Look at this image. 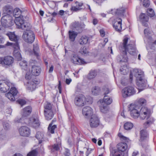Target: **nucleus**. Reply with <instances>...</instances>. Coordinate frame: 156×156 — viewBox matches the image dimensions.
<instances>
[{
  "label": "nucleus",
  "instance_id": "1",
  "mask_svg": "<svg viewBox=\"0 0 156 156\" xmlns=\"http://www.w3.org/2000/svg\"><path fill=\"white\" fill-rule=\"evenodd\" d=\"M129 38L126 36H125L123 40L122 43L120 44L119 49L122 51V53L124 55L122 59L120 61L127 62L128 60V58L126 55L127 51L131 55H136L138 51L136 49V47L134 44H127L128 42Z\"/></svg>",
  "mask_w": 156,
  "mask_h": 156
},
{
  "label": "nucleus",
  "instance_id": "2",
  "mask_svg": "<svg viewBox=\"0 0 156 156\" xmlns=\"http://www.w3.org/2000/svg\"><path fill=\"white\" fill-rule=\"evenodd\" d=\"M133 75L136 78V83L138 86L139 92L144 89L146 86V80L144 79V73L140 69H134L130 74V79L132 80Z\"/></svg>",
  "mask_w": 156,
  "mask_h": 156
},
{
  "label": "nucleus",
  "instance_id": "3",
  "mask_svg": "<svg viewBox=\"0 0 156 156\" xmlns=\"http://www.w3.org/2000/svg\"><path fill=\"white\" fill-rule=\"evenodd\" d=\"M15 84L11 83L9 80H3L0 81V91L2 93H5L9 90L11 87L9 92L15 96L17 93L18 91L14 86Z\"/></svg>",
  "mask_w": 156,
  "mask_h": 156
},
{
  "label": "nucleus",
  "instance_id": "4",
  "mask_svg": "<svg viewBox=\"0 0 156 156\" xmlns=\"http://www.w3.org/2000/svg\"><path fill=\"white\" fill-rule=\"evenodd\" d=\"M151 114L150 109L147 107H142L140 110L139 116L140 119H148L150 118L144 124V127L146 128L148 127L154 122L153 118L150 117Z\"/></svg>",
  "mask_w": 156,
  "mask_h": 156
},
{
  "label": "nucleus",
  "instance_id": "5",
  "mask_svg": "<svg viewBox=\"0 0 156 156\" xmlns=\"http://www.w3.org/2000/svg\"><path fill=\"white\" fill-rule=\"evenodd\" d=\"M2 26L8 28L12 26L14 24V20L12 15H4L1 19Z\"/></svg>",
  "mask_w": 156,
  "mask_h": 156
},
{
  "label": "nucleus",
  "instance_id": "6",
  "mask_svg": "<svg viewBox=\"0 0 156 156\" xmlns=\"http://www.w3.org/2000/svg\"><path fill=\"white\" fill-rule=\"evenodd\" d=\"M32 108L31 106H28L25 107L23 109V117L20 119L17 118L15 120V122L21 123L22 124L26 123L24 117H26L29 115L31 112Z\"/></svg>",
  "mask_w": 156,
  "mask_h": 156
},
{
  "label": "nucleus",
  "instance_id": "7",
  "mask_svg": "<svg viewBox=\"0 0 156 156\" xmlns=\"http://www.w3.org/2000/svg\"><path fill=\"white\" fill-rule=\"evenodd\" d=\"M6 35L9 37V39L15 42V43H9L8 42L6 45L7 46H12L16 49L19 48V44L18 42L17 37L14 33L11 32H9L6 34Z\"/></svg>",
  "mask_w": 156,
  "mask_h": 156
},
{
  "label": "nucleus",
  "instance_id": "8",
  "mask_svg": "<svg viewBox=\"0 0 156 156\" xmlns=\"http://www.w3.org/2000/svg\"><path fill=\"white\" fill-rule=\"evenodd\" d=\"M140 140L142 147L146 148L148 146L147 140L149 137V134L147 130L143 129L140 132Z\"/></svg>",
  "mask_w": 156,
  "mask_h": 156
},
{
  "label": "nucleus",
  "instance_id": "9",
  "mask_svg": "<svg viewBox=\"0 0 156 156\" xmlns=\"http://www.w3.org/2000/svg\"><path fill=\"white\" fill-rule=\"evenodd\" d=\"M22 37L26 42L28 43H32L35 39V35L32 31L24 32Z\"/></svg>",
  "mask_w": 156,
  "mask_h": 156
},
{
  "label": "nucleus",
  "instance_id": "10",
  "mask_svg": "<svg viewBox=\"0 0 156 156\" xmlns=\"http://www.w3.org/2000/svg\"><path fill=\"white\" fill-rule=\"evenodd\" d=\"M135 93L134 88L132 87H125L122 90V96L125 98L133 95Z\"/></svg>",
  "mask_w": 156,
  "mask_h": 156
},
{
  "label": "nucleus",
  "instance_id": "11",
  "mask_svg": "<svg viewBox=\"0 0 156 156\" xmlns=\"http://www.w3.org/2000/svg\"><path fill=\"white\" fill-rule=\"evenodd\" d=\"M86 99L83 94H80L76 96L74 100L75 105L78 106H83L85 102Z\"/></svg>",
  "mask_w": 156,
  "mask_h": 156
},
{
  "label": "nucleus",
  "instance_id": "12",
  "mask_svg": "<svg viewBox=\"0 0 156 156\" xmlns=\"http://www.w3.org/2000/svg\"><path fill=\"white\" fill-rule=\"evenodd\" d=\"M90 118L89 122L90 126L91 128L98 127L99 124V121L97 116L94 114Z\"/></svg>",
  "mask_w": 156,
  "mask_h": 156
},
{
  "label": "nucleus",
  "instance_id": "13",
  "mask_svg": "<svg viewBox=\"0 0 156 156\" xmlns=\"http://www.w3.org/2000/svg\"><path fill=\"white\" fill-rule=\"evenodd\" d=\"M27 15H26V18L24 16H19V17L16 18L14 20V23H15L17 28L20 29L22 25L26 21V20H28Z\"/></svg>",
  "mask_w": 156,
  "mask_h": 156
},
{
  "label": "nucleus",
  "instance_id": "14",
  "mask_svg": "<svg viewBox=\"0 0 156 156\" xmlns=\"http://www.w3.org/2000/svg\"><path fill=\"white\" fill-rule=\"evenodd\" d=\"M129 108L131 116L134 119L138 118L139 116V112L137 109V106L131 104Z\"/></svg>",
  "mask_w": 156,
  "mask_h": 156
},
{
  "label": "nucleus",
  "instance_id": "15",
  "mask_svg": "<svg viewBox=\"0 0 156 156\" xmlns=\"http://www.w3.org/2000/svg\"><path fill=\"white\" fill-rule=\"evenodd\" d=\"M82 114L86 118L90 117L94 115L92 109L89 106H86L83 108Z\"/></svg>",
  "mask_w": 156,
  "mask_h": 156
},
{
  "label": "nucleus",
  "instance_id": "16",
  "mask_svg": "<svg viewBox=\"0 0 156 156\" xmlns=\"http://www.w3.org/2000/svg\"><path fill=\"white\" fill-rule=\"evenodd\" d=\"M72 62L75 64L81 65L85 63L83 59L80 58L76 54H73L71 59Z\"/></svg>",
  "mask_w": 156,
  "mask_h": 156
},
{
  "label": "nucleus",
  "instance_id": "17",
  "mask_svg": "<svg viewBox=\"0 0 156 156\" xmlns=\"http://www.w3.org/2000/svg\"><path fill=\"white\" fill-rule=\"evenodd\" d=\"M13 14L15 18L19 16H24L26 18V15L27 14V12L26 10L22 11L19 8H16L14 9Z\"/></svg>",
  "mask_w": 156,
  "mask_h": 156
},
{
  "label": "nucleus",
  "instance_id": "18",
  "mask_svg": "<svg viewBox=\"0 0 156 156\" xmlns=\"http://www.w3.org/2000/svg\"><path fill=\"white\" fill-rule=\"evenodd\" d=\"M20 135L23 136H27L30 133V129L27 126H22L19 129Z\"/></svg>",
  "mask_w": 156,
  "mask_h": 156
},
{
  "label": "nucleus",
  "instance_id": "19",
  "mask_svg": "<svg viewBox=\"0 0 156 156\" xmlns=\"http://www.w3.org/2000/svg\"><path fill=\"white\" fill-rule=\"evenodd\" d=\"M38 83L37 81L34 80L29 81L27 83V88L30 91L34 90L36 88L37 84Z\"/></svg>",
  "mask_w": 156,
  "mask_h": 156
},
{
  "label": "nucleus",
  "instance_id": "20",
  "mask_svg": "<svg viewBox=\"0 0 156 156\" xmlns=\"http://www.w3.org/2000/svg\"><path fill=\"white\" fill-rule=\"evenodd\" d=\"M122 20L120 18L116 19L113 23V26L115 30L120 32L122 29Z\"/></svg>",
  "mask_w": 156,
  "mask_h": 156
},
{
  "label": "nucleus",
  "instance_id": "21",
  "mask_svg": "<svg viewBox=\"0 0 156 156\" xmlns=\"http://www.w3.org/2000/svg\"><path fill=\"white\" fill-rule=\"evenodd\" d=\"M58 140V142L56 143L53 145H51L50 147L51 152H54L55 151H58L61 147V140L60 137H58L56 139Z\"/></svg>",
  "mask_w": 156,
  "mask_h": 156
},
{
  "label": "nucleus",
  "instance_id": "22",
  "mask_svg": "<svg viewBox=\"0 0 156 156\" xmlns=\"http://www.w3.org/2000/svg\"><path fill=\"white\" fill-rule=\"evenodd\" d=\"M3 15H11L13 12L12 7L9 5H6L4 6L3 8Z\"/></svg>",
  "mask_w": 156,
  "mask_h": 156
},
{
  "label": "nucleus",
  "instance_id": "23",
  "mask_svg": "<svg viewBox=\"0 0 156 156\" xmlns=\"http://www.w3.org/2000/svg\"><path fill=\"white\" fill-rule=\"evenodd\" d=\"M3 65L10 66L12 65L14 61L13 58L10 56H7L3 58Z\"/></svg>",
  "mask_w": 156,
  "mask_h": 156
},
{
  "label": "nucleus",
  "instance_id": "24",
  "mask_svg": "<svg viewBox=\"0 0 156 156\" xmlns=\"http://www.w3.org/2000/svg\"><path fill=\"white\" fill-rule=\"evenodd\" d=\"M41 69L39 66L34 65L32 66L31 73L32 74L35 76L39 75L41 73Z\"/></svg>",
  "mask_w": 156,
  "mask_h": 156
},
{
  "label": "nucleus",
  "instance_id": "25",
  "mask_svg": "<svg viewBox=\"0 0 156 156\" xmlns=\"http://www.w3.org/2000/svg\"><path fill=\"white\" fill-rule=\"evenodd\" d=\"M31 27V26L30 23L25 21L20 29H21L23 30L26 31L24 32H27L31 31L30 30Z\"/></svg>",
  "mask_w": 156,
  "mask_h": 156
},
{
  "label": "nucleus",
  "instance_id": "26",
  "mask_svg": "<svg viewBox=\"0 0 156 156\" xmlns=\"http://www.w3.org/2000/svg\"><path fill=\"white\" fill-rule=\"evenodd\" d=\"M110 155L112 156H123L124 152L121 151L117 148L112 150L111 151Z\"/></svg>",
  "mask_w": 156,
  "mask_h": 156
},
{
  "label": "nucleus",
  "instance_id": "27",
  "mask_svg": "<svg viewBox=\"0 0 156 156\" xmlns=\"http://www.w3.org/2000/svg\"><path fill=\"white\" fill-rule=\"evenodd\" d=\"M112 98L108 96L105 95L103 100H100V102L101 103L103 102V104L105 103L106 105H110L112 102Z\"/></svg>",
  "mask_w": 156,
  "mask_h": 156
},
{
  "label": "nucleus",
  "instance_id": "28",
  "mask_svg": "<svg viewBox=\"0 0 156 156\" xmlns=\"http://www.w3.org/2000/svg\"><path fill=\"white\" fill-rule=\"evenodd\" d=\"M44 133L38 131L36 135V138L39 140V143L41 144L42 142L44 141Z\"/></svg>",
  "mask_w": 156,
  "mask_h": 156
},
{
  "label": "nucleus",
  "instance_id": "29",
  "mask_svg": "<svg viewBox=\"0 0 156 156\" xmlns=\"http://www.w3.org/2000/svg\"><path fill=\"white\" fill-rule=\"evenodd\" d=\"M88 37L86 36H83L80 38L78 42L80 45H84L88 43Z\"/></svg>",
  "mask_w": 156,
  "mask_h": 156
},
{
  "label": "nucleus",
  "instance_id": "30",
  "mask_svg": "<svg viewBox=\"0 0 156 156\" xmlns=\"http://www.w3.org/2000/svg\"><path fill=\"white\" fill-rule=\"evenodd\" d=\"M127 147V146L126 143L121 142L118 144L117 148L121 151L123 152Z\"/></svg>",
  "mask_w": 156,
  "mask_h": 156
},
{
  "label": "nucleus",
  "instance_id": "31",
  "mask_svg": "<svg viewBox=\"0 0 156 156\" xmlns=\"http://www.w3.org/2000/svg\"><path fill=\"white\" fill-rule=\"evenodd\" d=\"M140 21L145 26L147 27V24L146 23L144 24V23L146 22H147L148 21L149 19L148 17L144 14L141 13L140 16Z\"/></svg>",
  "mask_w": 156,
  "mask_h": 156
},
{
  "label": "nucleus",
  "instance_id": "32",
  "mask_svg": "<svg viewBox=\"0 0 156 156\" xmlns=\"http://www.w3.org/2000/svg\"><path fill=\"white\" fill-rule=\"evenodd\" d=\"M39 47L38 45L37 44H34L33 45V51L30 52V54H33V53L34 55L37 57L39 56Z\"/></svg>",
  "mask_w": 156,
  "mask_h": 156
},
{
  "label": "nucleus",
  "instance_id": "33",
  "mask_svg": "<svg viewBox=\"0 0 156 156\" xmlns=\"http://www.w3.org/2000/svg\"><path fill=\"white\" fill-rule=\"evenodd\" d=\"M44 115L46 119L47 120H50L54 116L53 111L44 112Z\"/></svg>",
  "mask_w": 156,
  "mask_h": 156
},
{
  "label": "nucleus",
  "instance_id": "34",
  "mask_svg": "<svg viewBox=\"0 0 156 156\" xmlns=\"http://www.w3.org/2000/svg\"><path fill=\"white\" fill-rule=\"evenodd\" d=\"M113 10L116 15L121 16H123V13L125 11L124 8H120L116 9H115Z\"/></svg>",
  "mask_w": 156,
  "mask_h": 156
},
{
  "label": "nucleus",
  "instance_id": "35",
  "mask_svg": "<svg viewBox=\"0 0 156 156\" xmlns=\"http://www.w3.org/2000/svg\"><path fill=\"white\" fill-rule=\"evenodd\" d=\"M31 123L34 127L38 126L40 125L39 121L37 119H35L32 117L30 119Z\"/></svg>",
  "mask_w": 156,
  "mask_h": 156
},
{
  "label": "nucleus",
  "instance_id": "36",
  "mask_svg": "<svg viewBox=\"0 0 156 156\" xmlns=\"http://www.w3.org/2000/svg\"><path fill=\"white\" fill-rule=\"evenodd\" d=\"M69 38L72 41H74L76 37L77 34L75 32L69 31Z\"/></svg>",
  "mask_w": 156,
  "mask_h": 156
},
{
  "label": "nucleus",
  "instance_id": "37",
  "mask_svg": "<svg viewBox=\"0 0 156 156\" xmlns=\"http://www.w3.org/2000/svg\"><path fill=\"white\" fill-rule=\"evenodd\" d=\"M44 112L46 111L50 112L53 111L52 110V106L50 103L46 102L44 104Z\"/></svg>",
  "mask_w": 156,
  "mask_h": 156
},
{
  "label": "nucleus",
  "instance_id": "38",
  "mask_svg": "<svg viewBox=\"0 0 156 156\" xmlns=\"http://www.w3.org/2000/svg\"><path fill=\"white\" fill-rule=\"evenodd\" d=\"M100 109L101 112L104 113H106L108 112V108L107 106L106 105H104L103 102H101V105L100 106Z\"/></svg>",
  "mask_w": 156,
  "mask_h": 156
},
{
  "label": "nucleus",
  "instance_id": "39",
  "mask_svg": "<svg viewBox=\"0 0 156 156\" xmlns=\"http://www.w3.org/2000/svg\"><path fill=\"white\" fill-rule=\"evenodd\" d=\"M101 89L98 86H95L92 89L91 91L92 94L94 95L98 94L100 92Z\"/></svg>",
  "mask_w": 156,
  "mask_h": 156
},
{
  "label": "nucleus",
  "instance_id": "40",
  "mask_svg": "<svg viewBox=\"0 0 156 156\" xmlns=\"http://www.w3.org/2000/svg\"><path fill=\"white\" fill-rule=\"evenodd\" d=\"M133 126V124L130 122H126L124 126V129L126 130H129L131 129Z\"/></svg>",
  "mask_w": 156,
  "mask_h": 156
},
{
  "label": "nucleus",
  "instance_id": "41",
  "mask_svg": "<svg viewBox=\"0 0 156 156\" xmlns=\"http://www.w3.org/2000/svg\"><path fill=\"white\" fill-rule=\"evenodd\" d=\"M56 128V126L55 125H52V123H50L48 128L49 131L51 133H54V130Z\"/></svg>",
  "mask_w": 156,
  "mask_h": 156
},
{
  "label": "nucleus",
  "instance_id": "42",
  "mask_svg": "<svg viewBox=\"0 0 156 156\" xmlns=\"http://www.w3.org/2000/svg\"><path fill=\"white\" fill-rule=\"evenodd\" d=\"M97 75V71L95 70H92L90 73L88 75V77L90 79H92L94 78Z\"/></svg>",
  "mask_w": 156,
  "mask_h": 156
},
{
  "label": "nucleus",
  "instance_id": "43",
  "mask_svg": "<svg viewBox=\"0 0 156 156\" xmlns=\"http://www.w3.org/2000/svg\"><path fill=\"white\" fill-rule=\"evenodd\" d=\"M14 55L18 61L21 60L22 58L20 53L19 52H16V51H14Z\"/></svg>",
  "mask_w": 156,
  "mask_h": 156
},
{
  "label": "nucleus",
  "instance_id": "44",
  "mask_svg": "<svg viewBox=\"0 0 156 156\" xmlns=\"http://www.w3.org/2000/svg\"><path fill=\"white\" fill-rule=\"evenodd\" d=\"M6 97L9 99L11 101H15V96L12 95L9 92L5 94Z\"/></svg>",
  "mask_w": 156,
  "mask_h": 156
},
{
  "label": "nucleus",
  "instance_id": "45",
  "mask_svg": "<svg viewBox=\"0 0 156 156\" xmlns=\"http://www.w3.org/2000/svg\"><path fill=\"white\" fill-rule=\"evenodd\" d=\"M147 15L150 17H152L155 15L154 10L152 9H148L147 10Z\"/></svg>",
  "mask_w": 156,
  "mask_h": 156
},
{
  "label": "nucleus",
  "instance_id": "46",
  "mask_svg": "<svg viewBox=\"0 0 156 156\" xmlns=\"http://www.w3.org/2000/svg\"><path fill=\"white\" fill-rule=\"evenodd\" d=\"M102 90L105 95L108 94L110 92V90L107 86H104L102 88Z\"/></svg>",
  "mask_w": 156,
  "mask_h": 156
},
{
  "label": "nucleus",
  "instance_id": "47",
  "mask_svg": "<svg viewBox=\"0 0 156 156\" xmlns=\"http://www.w3.org/2000/svg\"><path fill=\"white\" fill-rule=\"evenodd\" d=\"M118 136L120 138V139L122 141L126 142H128L129 140V139L127 137H126L122 135L121 133H119Z\"/></svg>",
  "mask_w": 156,
  "mask_h": 156
},
{
  "label": "nucleus",
  "instance_id": "48",
  "mask_svg": "<svg viewBox=\"0 0 156 156\" xmlns=\"http://www.w3.org/2000/svg\"><path fill=\"white\" fill-rule=\"evenodd\" d=\"M20 65L22 68L24 69H26V66H27V62L25 61H23L20 63Z\"/></svg>",
  "mask_w": 156,
  "mask_h": 156
},
{
  "label": "nucleus",
  "instance_id": "49",
  "mask_svg": "<svg viewBox=\"0 0 156 156\" xmlns=\"http://www.w3.org/2000/svg\"><path fill=\"white\" fill-rule=\"evenodd\" d=\"M80 53L82 54H85L88 52L86 48L85 47H83L81 48L80 51Z\"/></svg>",
  "mask_w": 156,
  "mask_h": 156
},
{
  "label": "nucleus",
  "instance_id": "50",
  "mask_svg": "<svg viewBox=\"0 0 156 156\" xmlns=\"http://www.w3.org/2000/svg\"><path fill=\"white\" fill-rule=\"evenodd\" d=\"M37 154V151L35 150H33L29 153L27 156H36Z\"/></svg>",
  "mask_w": 156,
  "mask_h": 156
},
{
  "label": "nucleus",
  "instance_id": "51",
  "mask_svg": "<svg viewBox=\"0 0 156 156\" xmlns=\"http://www.w3.org/2000/svg\"><path fill=\"white\" fill-rule=\"evenodd\" d=\"M146 101L144 98H140L139 99L138 101V104L142 105L146 103Z\"/></svg>",
  "mask_w": 156,
  "mask_h": 156
},
{
  "label": "nucleus",
  "instance_id": "52",
  "mask_svg": "<svg viewBox=\"0 0 156 156\" xmlns=\"http://www.w3.org/2000/svg\"><path fill=\"white\" fill-rule=\"evenodd\" d=\"M18 103L21 106H23L26 103V101L24 100L19 99L17 100Z\"/></svg>",
  "mask_w": 156,
  "mask_h": 156
},
{
  "label": "nucleus",
  "instance_id": "53",
  "mask_svg": "<svg viewBox=\"0 0 156 156\" xmlns=\"http://www.w3.org/2000/svg\"><path fill=\"white\" fill-rule=\"evenodd\" d=\"M150 5V2L149 0H144L143 2V5L145 7H148Z\"/></svg>",
  "mask_w": 156,
  "mask_h": 156
},
{
  "label": "nucleus",
  "instance_id": "54",
  "mask_svg": "<svg viewBox=\"0 0 156 156\" xmlns=\"http://www.w3.org/2000/svg\"><path fill=\"white\" fill-rule=\"evenodd\" d=\"M73 27L76 29L77 30H79L80 28L79 23L78 22H75L73 24Z\"/></svg>",
  "mask_w": 156,
  "mask_h": 156
},
{
  "label": "nucleus",
  "instance_id": "55",
  "mask_svg": "<svg viewBox=\"0 0 156 156\" xmlns=\"http://www.w3.org/2000/svg\"><path fill=\"white\" fill-rule=\"evenodd\" d=\"M64 154L65 156H69L70 154L69 150L67 149H66L64 153Z\"/></svg>",
  "mask_w": 156,
  "mask_h": 156
},
{
  "label": "nucleus",
  "instance_id": "56",
  "mask_svg": "<svg viewBox=\"0 0 156 156\" xmlns=\"http://www.w3.org/2000/svg\"><path fill=\"white\" fill-rule=\"evenodd\" d=\"M81 9L80 8L78 7L77 6L72 7L71 8V10L74 11H77Z\"/></svg>",
  "mask_w": 156,
  "mask_h": 156
},
{
  "label": "nucleus",
  "instance_id": "57",
  "mask_svg": "<svg viewBox=\"0 0 156 156\" xmlns=\"http://www.w3.org/2000/svg\"><path fill=\"white\" fill-rule=\"evenodd\" d=\"M144 34L146 36H148L150 33L149 31L148 28L145 29L144 30Z\"/></svg>",
  "mask_w": 156,
  "mask_h": 156
},
{
  "label": "nucleus",
  "instance_id": "58",
  "mask_svg": "<svg viewBox=\"0 0 156 156\" xmlns=\"http://www.w3.org/2000/svg\"><path fill=\"white\" fill-rule=\"evenodd\" d=\"M3 127L5 129H7L9 128V125L7 122H5L3 124Z\"/></svg>",
  "mask_w": 156,
  "mask_h": 156
},
{
  "label": "nucleus",
  "instance_id": "59",
  "mask_svg": "<svg viewBox=\"0 0 156 156\" xmlns=\"http://www.w3.org/2000/svg\"><path fill=\"white\" fill-rule=\"evenodd\" d=\"M99 32L101 36L102 37H104L105 36V32L103 29H101L100 30Z\"/></svg>",
  "mask_w": 156,
  "mask_h": 156
},
{
  "label": "nucleus",
  "instance_id": "60",
  "mask_svg": "<svg viewBox=\"0 0 156 156\" xmlns=\"http://www.w3.org/2000/svg\"><path fill=\"white\" fill-rule=\"evenodd\" d=\"M31 78V75L29 74V73H27L26 75L25 78L29 80Z\"/></svg>",
  "mask_w": 156,
  "mask_h": 156
},
{
  "label": "nucleus",
  "instance_id": "61",
  "mask_svg": "<svg viewBox=\"0 0 156 156\" xmlns=\"http://www.w3.org/2000/svg\"><path fill=\"white\" fill-rule=\"evenodd\" d=\"M72 81V80L70 78L66 79V83L67 84H69Z\"/></svg>",
  "mask_w": 156,
  "mask_h": 156
},
{
  "label": "nucleus",
  "instance_id": "62",
  "mask_svg": "<svg viewBox=\"0 0 156 156\" xmlns=\"http://www.w3.org/2000/svg\"><path fill=\"white\" fill-rule=\"evenodd\" d=\"M96 3H98V5H100L101 3L102 2V0H93Z\"/></svg>",
  "mask_w": 156,
  "mask_h": 156
},
{
  "label": "nucleus",
  "instance_id": "63",
  "mask_svg": "<svg viewBox=\"0 0 156 156\" xmlns=\"http://www.w3.org/2000/svg\"><path fill=\"white\" fill-rule=\"evenodd\" d=\"M98 23V20L96 19H94L93 21V24L95 25L96 24Z\"/></svg>",
  "mask_w": 156,
  "mask_h": 156
},
{
  "label": "nucleus",
  "instance_id": "64",
  "mask_svg": "<svg viewBox=\"0 0 156 156\" xmlns=\"http://www.w3.org/2000/svg\"><path fill=\"white\" fill-rule=\"evenodd\" d=\"M53 66H51L50 67V68L49 70V73H51L53 70Z\"/></svg>",
  "mask_w": 156,
  "mask_h": 156
}]
</instances>
